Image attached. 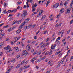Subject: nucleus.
Wrapping results in <instances>:
<instances>
[{"mask_svg":"<svg viewBox=\"0 0 73 73\" xmlns=\"http://www.w3.org/2000/svg\"><path fill=\"white\" fill-rule=\"evenodd\" d=\"M38 60H39V62H40L42 60V58H39L38 59Z\"/></svg>","mask_w":73,"mask_h":73,"instance_id":"393cba45","label":"nucleus"},{"mask_svg":"<svg viewBox=\"0 0 73 73\" xmlns=\"http://www.w3.org/2000/svg\"><path fill=\"white\" fill-rule=\"evenodd\" d=\"M14 38V39H15V40H17V37L16 36Z\"/></svg>","mask_w":73,"mask_h":73,"instance_id":"e2e57ef3","label":"nucleus"},{"mask_svg":"<svg viewBox=\"0 0 73 73\" xmlns=\"http://www.w3.org/2000/svg\"><path fill=\"white\" fill-rule=\"evenodd\" d=\"M37 54H38V55H40V54H41V51H39L38 52H37Z\"/></svg>","mask_w":73,"mask_h":73,"instance_id":"58836bf2","label":"nucleus"},{"mask_svg":"<svg viewBox=\"0 0 73 73\" xmlns=\"http://www.w3.org/2000/svg\"><path fill=\"white\" fill-rule=\"evenodd\" d=\"M9 27V25H7L6 26H4L3 27L4 28H8Z\"/></svg>","mask_w":73,"mask_h":73,"instance_id":"412c9836","label":"nucleus"},{"mask_svg":"<svg viewBox=\"0 0 73 73\" xmlns=\"http://www.w3.org/2000/svg\"><path fill=\"white\" fill-rule=\"evenodd\" d=\"M5 49H6V51L7 52H11L12 51V49L11 48H10L9 46H7L6 48H5Z\"/></svg>","mask_w":73,"mask_h":73,"instance_id":"f257e3e1","label":"nucleus"},{"mask_svg":"<svg viewBox=\"0 0 73 73\" xmlns=\"http://www.w3.org/2000/svg\"><path fill=\"white\" fill-rule=\"evenodd\" d=\"M43 13V11L41 10L39 11V14H40L41 15H42V13Z\"/></svg>","mask_w":73,"mask_h":73,"instance_id":"aec40b11","label":"nucleus"},{"mask_svg":"<svg viewBox=\"0 0 73 73\" xmlns=\"http://www.w3.org/2000/svg\"><path fill=\"white\" fill-rule=\"evenodd\" d=\"M55 38H56V37H53L52 40V41H54V40H55Z\"/></svg>","mask_w":73,"mask_h":73,"instance_id":"bf43d9fd","label":"nucleus"},{"mask_svg":"<svg viewBox=\"0 0 73 73\" xmlns=\"http://www.w3.org/2000/svg\"><path fill=\"white\" fill-rule=\"evenodd\" d=\"M33 10L32 11V12H35L36 11V9L34 8H33Z\"/></svg>","mask_w":73,"mask_h":73,"instance_id":"4d7b16f0","label":"nucleus"},{"mask_svg":"<svg viewBox=\"0 0 73 73\" xmlns=\"http://www.w3.org/2000/svg\"><path fill=\"white\" fill-rule=\"evenodd\" d=\"M64 9H62L60 11V13H63V12H64Z\"/></svg>","mask_w":73,"mask_h":73,"instance_id":"6e6552de","label":"nucleus"},{"mask_svg":"<svg viewBox=\"0 0 73 73\" xmlns=\"http://www.w3.org/2000/svg\"><path fill=\"white\" fill-rule=\"evenodd\" d=\"M3 13H4V14H6V13H7V11L6 10H5L3 11Z\"/></svg>","mask_w":73,"mask_h":73,"instance_id":"6ab92c4d","label":"nucleus"},{"mask_svg":"<svg viewBox=\"0 0 73 73\" xmlns=\"http://www.w3.org/2000/svg\"><path fill=\"white\" fill-rule=\"evenodd\" d=\"M63 3H60V7H62V5H63Z\"/></svg>","mask_w":73,"mask_h":73,"instance_id":"49530a36","label":"nucleus"},{"mask_svg":"<svg viewBox=\"0 0 73 73\" xmlns=\"http://www.w3.org/2000/svg\"><path fill=\"white\" fill-rule=\"evenodd\" d=\"M28 54V52L27 51L23 53L22 54V56H26Z\"/></svg>","mask_w":73,"mask_h":73,"instance_id":"20e7f679","label":"nucleus"},{"mask_svg":"<svg viewBox=\"0 0 73 73\" xmlns=\"http://www.w3.org/2000/svg\"><path fill=\"white\" fill-rule=\"evenodd\" d=\"M30 27H31V25H29L28 26V27H27L28 29H29V28Z\"/></svg>","mask_w":73,"mask_h":73,"instance_id":"ea45409f","label":"nucleus"},{"mask_svg":"<svg viewBox=\"0 0 73 73\" xmlns=\"http://www.w3.org/2000/svg\"><path fill=\"white\" fill-rule=\"evenodd\" d=\"M27 16V14H24L23 13V14H22L21 15V16L23 17V18L24 17H25V16Z\"/></svg>","mask_w":73,"mask_h":73,"instance_id":"0eeeda50","label":"nucleus"},{"mask_svg":"<svg viewBox=\"0 0 73 73\" xmlns=\"http://www.w3.org/2000/svg\"><path fill=\"white\" fill-rule=\"evenodd\" d=\"M72 64H69L68 68H70V69H71V68H72Z\"/></svg>","mask_w":73,"mask_h":73,"instance_id":"f3484780","label":"nucleus"},{"mask_svg":"<svg viewBox=\"0 0 73 73\" xmlns=\"http://www.w3.org/2000/svg\"><path fill=\"white\" fill-rule=\"evenodd\" d=\"M60 66H61V64H59L57 66V67L58 68H59V67H60Z\"/></svg>","mask_w":73,"mask_h":73,"instance_id":"6e6d98bb","label":"nucleus"},{"mask_svg":"<svg viewBox=\"0 0 73 73\" xmlns=\"http://www.w3.org/2000/svg\"><path fill=\"white\" fill-rule=\"evenodd\" d=\"M21 30L20 29H19L17 30V33L18 35V34H19L21 32Z\"/></svg>","mask_w":73,"mask_h":73,"instance_id":"1a4fd4ad","label":"nucleus"},{"mask_svg":"<svg viewBox=\"0 0 73 73\" xmlns=\"http://www.w3.org/2000/svg\"><path fill=\"white\" fill-rule=\"evenodd\" d=\"M20 55H18L16 57L17 58H19V57H20Z\"/></svg>","mask_w":73,"mask_h":73,"instance_id":"338daca9","label":"nucleus"},{"mask_svg":"<svg viewBox=\"0 0 73 73\" xmlns=\"http://www.w3.org/2000/svg\"><path fill=\"white\" fill-rule=\"evenodd\" d=\"M41 14H38V15H37V17H39V16H41Z\"/></svg>","mask_w":73,"mask_h":73,"instance_id":"774afa93","label":"nucleus"},{"mask_svg":"<svg viewBox=\"0 0 73 73\" xmlns=\"http://www.w3.org/2000/svg\"><path fill=\"white\" fill-rule=\"evenodd\" d=\"M49 40V37H48L47 38V39L46 40V42H48V41Z\"/></svg>","mask_w":73,"mask_h":73,"instance_id":"c03bdc74","label":"nucleus"},{"mask_svg":"<svg viewBox=\"0 0 73 73\" xmlns=\"http://www.w3.org/2000/svg\"><path fill=\"white\" fill-rule=\"evenodd\" d=\"M73 20H71L70 21V24H72V23H73Z\"/></svg>","mask_w":73,"mask_h":73,"instance_id":"0e129e2a","label":"nucleus"},{"mask_svg":"<svg viewBox=\"0 0 73 73\" xmlns=\"http://www.w3.org/2000/svg\"><path fill=\"white\" fill-rule=\"evenodd\" d=\"M17 23V21H13V24H16V23Z\"/></svg>","mask_w":73,"mask_h":73,"instance_id":"bb28decb","label":"nucleus"},{"mask_svg":"<svg viewBox=\"0 0 73 73\" xmlns=\"http://www.w3.org/2000/svg\"><path fill=\"white\" fill-rule=\"evenodd\" d=\"M71 4H73V0H72L71 1Z\"/></svg>","mask_w":73,"mask_h":73,"instance_id":"69168bd1","label":"nucleus"},{"mask_svg":"<svg viewBox=\"0 0 73 73\" xmlns=\"http://www.w3.org/2000/svg\"><path fill=\"white\" fill-rule=\"evenodd\" d=\"M36 13H37L36 12L33 13L32 14V15H33H33H35V14H36Z\"/></svg>","mask_w":73,"mask_h":73,"instance_id":"603ef678","label":"nucleus"},{"mask_svg":"<svg viewBox=\"0 0 73 73\" xmlns=\"http://www.w3.org/2000/svg\"><path fill=\"white\" fill-rule=\"evenodd\" d=\"M28 62H29V60H27V61L25 62V64H28Z\"/></svg>","mask_w":73,"mask_h":73,"instance_id":"37998d69","label":"nucleus"},{"mask_svg":"<svg viewBox=\"0 0 73 73\" xmlns=\"http://www.w3.org/2000/svg\"><path fill=\"white\" fill-rule=\"evenodd\" d=\"M56 44L58 45H59V44H60V42L57 39L56 40L55 43H56Z\"/></svg>","mask_w":73,"mask_h":73,"instance_id":"9d476101","label":"nucleus"},{"mask_svg":"<svg viewBox=\"0 0 73 73\" xmlns=\"http://www.w3.org/2000/svg\"><path fill=\"white\" fill-rule=\"evenodd\" d=\"M52 53V49H50V51L49 52V53H48L49 55H51Z\"/></svg>","mask_w":73,"mask_h":73,"instance_id":"ddd939ff","label":"nucleus"},{"mask_svg":"<svg viewBox=\"0 0 73 73\" xmlns=\"http://www.w3.org/2000/svg\"><path fill=\"white\" fill-rule=\"evenodd\" d=\"M16 61V60L15 59H12L10 61V62H15Z\"/></svg>","mask_w":73,"mask_h":73,"instance_id":"c756f323","label":"nucleus"},{"mask_svg":"<svg viewBox=\"0 0 73 73\" xmlns=\"http://www.w3.org/2000/svg\"><path fill=\"white\" fill-rule=\"evenodd\" d=\"M72 5H73L72 4H71L70 5V10L72 8Z\"/></svg>","mask_w":73,"mask_h":73,"instance_id":"5701e85b","label":"nucleus"},{"mask_svg":"<svg viewBox=\"0 0 73 73\" xmlns=\"http://www.w3.org/2000/svg\"><path fill=\"white\" fill-rule=\"evenodd\" d=\"M26 48L27 50H30L31 49V47L29 46V44H28Z\"/></svg>","mask_w":73,"mask_h":73,"instance_id":"f03ea898","label":"nucleus"},{"mask_svg":"<svg viewBox=\"0 0 73 73\" xmlns=\"http://www.w3.org/2000/svg\"><path fill=\"white\" fill-rule=\"evenodd\" d=\"M24 25H25V23H23L19 27L20 29H21L22 28H23V27H24Z\"/></svg>","mask_w":73,"mask_h":73,"instance_id":"39448f33","label":"nucleus"},{"mask_svg":"<svg viewBox=\"0 0 73 73\" xmlns=\"http://www.w3.org/2000/svg\"><path fill=\"white\" fill-rule=\"evenodd\" d=\"M49 45V43H48L45 44V46H48V45Z\"/></svg>","mask_w":73,"mask_h":73,"instance_id":"864d4df0","label":"nucleus"},{"mask_svg":"<svg viewBox=\"0 0 73 73\" xmlns=\"http://www.w3.org/2000/svg\"><path fill=\"white\" fill-rule=\"evenodd\" d=\"M36 53H37V51H35L33 54V55H35V54H36Z\"/></svg>","mask_w":73,"mask_h":73,"instance_id":"de8ad7c7","label":"nucleus"},{"mask_svg":"<svg viewBox=\"0 0 73 73\" xmlns=\"http://www.w3.org/2000/svg\"><path fill=\"white\" fill-rule=\"evenodd\" d=\"M12 28V27L8 29V32H11V29Z\"/></svg>","mask_w":73,"mask_h":73,"instance_id":"79ce46f5","label":"nucleus"},{"mask_svg":"<svg viewBox=\"0 0 73 73\" xmlns=\"http://www.w3.org/2000/svg\"><path fill=\"white\" fill-rule=\"evenodd\" d=\"M61 38V37H58L57 39L56 40H60Z\"/></svg>","mask_w":73,"mask_h":73,"instance_id":"680f3d73","label":"nucleus"},{"mask_svg":"<svg viewBox=\"0 0 73 73\" xmlns=\"http://www.w3.org/2000/svg\"><path fill=\"white\" fill-rule=\"evenodd\" d=\"M29 21V19L28 18L26 19L25 20L24 22H23V23H25V24H27V23H28Z\"/></svg>","mask_w":73,"mask_h":73,"instance_id":"423d86ee","label":"nucleus"},{"mask_svg":"<svg viewBox=\"0 0 73 73\" xmlns=\"http://www.w3.org/2000/svg\"><path fill=\"white\" fill-rule=\"evenodd\" d=\"M46 33H47V30H46L44 32L43 34H46Z\"/></svg>","mask_w":73,"mask_h":73,"instance_id":"5fc2aeb1","label":"nucleus"},{"mask_svg":"<svg viewBox=\"0 0 73 73\" xmlns=\"http://www.w3.org/2000/svg\"><path fill=\"white\" fill-rule=\"evenodd\" d=\"M3 54V53L2 52H0V56H2Z\"/></svg>","mask_w":73,"mask_h":73,"instance_id":"e433bc0d","label":"nucleus"},{"mask_svg":"<svg viewBox=\"0 0 73 73\" xmlns=\"http://www.w3.org/2000/svg\"><path fill=\"white\" fill-rule=\"evenodd\" d=\"M50 3V1H47V3L46 4V7H47V6L49 5V4Z\"/></svg>","mask_w":73,"mask_h":73,"instance_id":"a211bd4d","label":"nucleus"},{"mask_svg":"<svg viewBox=\"0 0 73 73\" xmlns=\"http://www.w3.org/2000/svg\"><path fill=\"white\" fill-rule=\"evenodd\" d=\"M10 71H11V70L10 69H9L7 70V72L5 73H9Z\"/></svg>","mask_w":73,"mask_h":73,"instance_id":"b1692460","label":"nucleus"},{"mask_svg":"<svg viewBox=\"0 0 73 73\" xmlns=\"http://www.w3.org/2000/svg\"><path fill=\"white\" fill-rule=\"evenodd\" d=\"M15 41H11V45H13V44H15Z\"/></svg>","mask_w":73,"mask_h":73,"instance_id":"cd10ccee","label":"nucleus"},{"mask_svg":"<svg viewBox=\"0 0 73 73\" xmlns=\"http://www.w3.org/2000/svg\"><path fill=\"white\" fill-rule=\"evenodd\" d=\"M27 28H28V27L27 26H25L24 29V30H25V31H26V30H27Z\"/></svg>","mask_w":73,"mask_h":73,"instance_id":"c85d7f7f","label":"nucleus"},{"mask_svg":"<svg viewBox=\"0 0 73 73\" xmlns=\"http://www.w3.org/2000/svg\"><path fill=\"white\" fill-rule=\"evenodd\" d=\"M5 33H3L1 34V33H0V35H1V36H2V37H3V36H5Z\"/></svg>","mask_w":73,"mask_h":73,"instance_id":"c9c22d12","label":"nucleus"},{"mask_svg":"<svg viewBox=\"0 0 73 73\" xmlns=\"http://www.w3.org/2000/svg\"><path fill=\"white\" fill-rule=\"evenodd\" d=\"M37 59V57H35L33 58L30 61L32 62L33 63L34 62V61H35V60H36Z\"/></svg>","mask_w":73,"mask_h":73,"instance_id":"7ed1b4c3","label":"nucleus"},{"mask_svg":"<svg viewBox=\"0 0 73 73\" xmlns=\"http://www.w3.org/2000/svg\"><path fill=\"white\" fill-rule=\"evenodd\" d=\"M55 8H57V7H58V6H59V3H57L55 4Z\"/></svg>","mask_w":73,"mask_h":73,"instance_id":"2eb2a0df","label":"nucleus"},{"mask_svg":"<svg viewBox=\"0 0 73 73\" xmlns=\"http://www.w3.org/2000/svg\"><path fill=\"white\" fill-rule=\"evenodd\" d=\"M15 50H16V51L17 52H18L19 51V47H17L15 48Z\"/></svg>","mask_w":73,"mask_h":73,"instance_id":"dca6fc26","label":"nucleus"},{"mask_svg":"<svg viewBox=\"0 0 73 73\" xmlns=\"http://www.w3.org/2000/svg\"><path fill=\"white\" fill-rule=\"evenodd\" d=\"M23 12L24 13V14H26V15H27V11L25 10H24L23 11Z\"/></svg>","mask_w":73,"mask_h":73,"instance_id":"f704fd0d","label":"nucleus"},{"mask_svg":"<svg viewBox=\"0 0 73 73\" xmlns=\"http://www.w3.org/2000/svg\"><path fill=\"white\" fill-rule=\"evenodd\" d=\"M68 5V2L67 1H66L64 3V5Z\"/></svg>","mask_w":73,"mask_h":73,"instance_id":"473e14b6","label":"nucleus"},{"mask_svg":"<svg viewBox=\"0 0 73 73\" xmlns=\"http://www.w3.org/2000/svg\"><path fill=\"white\" fill-rule=\"evenodd\" d=\"M21 3V2H17V3H18V4H17V5H19Z\"/></svg>","mask_w":73,"mask_h":73,"instance_id":"a19ab883","label":"nucleus"},{"mask_svg":"<svg viewBox=\"0 0 73 73\" xmlns=\"http://www.w3.org/2000/svg\"><path fill=\"white\" fill-rule=\"evenodd\" d=\"M65 39H66V38H64L62 40V42H64V41H65Z\"/></svg>","mask_w":73,"mask_h":73,"instance_id":"09e8293b","label":"nucleus"},{"mask_svg":"<svg viewBox=\"0 0 73 73\" xmlns=\"http://www.w3.org/2000/svg\"><path fill=\"white\" fill-rule=\"evenodd\" d=\"M66 42H63V46H65V44H66Z\"/></svg>","mask_w":73,"mask_h":73,"instance_id":"3c124183","label":"nucleus"},{"mask_svg":"<svg viewBox=\"0 0 73 73\" xmlns=\"http://www.w3.org/2000/svg\"><path fill=\"white\" fill-rule=\"evenodd\" d=\"M17 23H18L19 24H20V23H21V20L19 21H17Z\"/></svg>","mask_w":73,"mask_h":73,"instance_id":"4c0bfd02","label":"nucleus"},{"mask_svg":"<svg viewBox=\"0 0 73 73\" xmlns=\"http://www.w3.org/2000/svg\"><path fill=\"white\" fill-rule=\"evenodd\" d=\"M37 6V3H35L34 5H33L32 6V8H34V7H36Z\"/></svg>","mask_w":73,"mask_h":73,"instance_id":"f8f14e48","label":"nucleus"},{"mask_svg":"<svg viewBox=\"0 0 73 73\" xmlns=\"http://www.w3.org/2000/svg\"><path fill=\"white\" fill-rule=\"evenodd\" d=\"M45 17H46L45 15H44L42 17V18L41 19V20L42 21H43L44 19L45 18Z\"/></svg>","mask_w":73,"mask_h":73,"instance_id":"4468645a","label":"nucleus"},{"mask_svg":"<svg viewBox=\"0 0 73 73\" xmlns=\"http://www.w3.org/2000/svg\"><path fill=\"white\" fill-rule=\"evenodd\" d=\"M25 62V60H24L21 63V65H22V64H23Z\"/></svg>","mask_w":73,"mask_h":73,"instance_id":"72a5a7b5","label":"nucleus"},{"mask_svg":"<svg viewBox=\"0 0 73 73\" xmlns=\"http://www.w3.org/2000/svg\"><path fill=\"white\" fill-rule=\"evenodd\" d=\"M61 16L60 13L59 14L57 15L56 18H59L60 17V16Z\"/></svg>","mask_w":73,"mask_h":73,"instance_id":"7c9ffc66","label":"nucleus"},{"mask_svg":"<svg viewBox=\"0 0 73 73\" xmlns=\"http://www.w3.org/2000/svg\"><path fill=\"white\" fill-rule=\"evenodd\" d=\"M70 30H69L67 32V34H69L70 33Z\"/></svg>","mask_w":73,"mask_h":73,"instance_id":"a18cd8bd","label":"nucleus"},{"mask_svg":"<svg viewBox=\"0 0 73 73\" xmlns=\"http://www.w3.org/2000/svg\"><path fill=\"white\" fill-rule=\"evenodd\" d=\"M35 27H36V25H31V28H33Z\"/></svg>","mask_w":73,"mask_h":73,"instance_id":"2f4dec72","label":"nucleus"},{"mask_svg":"<svg viewBox=\"0 0 73 73\" xmlns=\"http://www.w3.org/2000/svg\"><path fill=\"white\" fill-rule=\"evenodd\" d=\"M62 23H60L58 25V26L59 27H61V24H62Z\"/></svg>","mask_w":73,"mask_h":73,"instance_id":"8fccbe9b","label":"nucleus"},{"mask_svg":"<svg viewBox=\"0 0 73 73\" xmlns=\"http://www.w3.org/2000/svg\"><path fill=\"white\" fill-rule=\"evenodd\" d=\"M45 44H43L41 46V48H43L44 47V45Z\"/></svg>","mask_w":73,"mask_h":73,"instance_id":"13d9d810","label":"nucleus"},{"mask_svg":"<svg viewBox=\"0 0 73 73\" xmlns=\"http://www.w3.org/2000/svg\"><path fill=\"white\" fill-rule=\"evenodd\" d=\"M64 60H65L64 59H62L60 62L61 64H63V63L64 62Z\"/></svg>","mask_w":73,"mask_h":73,"instance_id":"a878e982","label":"nucleus"},{"mask_svg":"<svg viewBox=\"0 0 73 73\" xmlns=\"http://www.w3.org/2000/svg\"><path fill=\"white\" fill-rule=\"evenodd\" d=\"M3 45V43H0V46H2V45Z\"/></svg>","mask_w":73,"mask_h":73,"instance_id":"052dcab7","label":"nucleus"},{"mask_svg":"<svg viewBox=\"0 0 73 73\" xmlns=\"http://www.w3.org/2000/svg\"><path fill=\"white\" fill-rule=\"evenodd\" d=\"M20 64H19L16 66V68H17V69H18V68L20 67Z\"/></svg>","mask_w":73,"mask_h":73,"instance_id":"4be33fe9","label":"nucleus"},{"mask_svg":"<svg viewBox=\"0 0 73 73\" xmlns=\"http://www.w3.org/2000/svg\"><path fill=\"white\" fill-rule=\"evenodd\" d=\"M66 13H69L70 12V10L69 9H67L66 10Z\"/></svg>","mask_w":73,"mask_h":73,"instance_id":"9b49d317","label":"nucleus"}]
</instances>
